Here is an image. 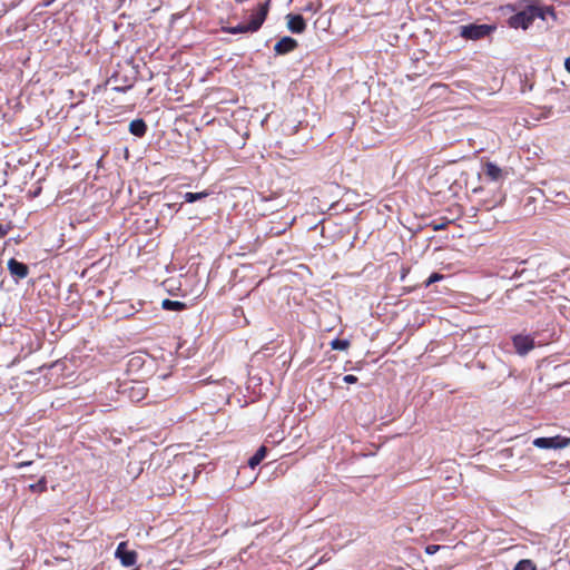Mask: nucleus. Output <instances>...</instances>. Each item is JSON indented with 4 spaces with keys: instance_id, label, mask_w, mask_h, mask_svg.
<instances>
[{
    "instance_id": "1",
    "label": "nucleus",
    "mask_w": 570,
    "mask_h": 570,
    "mask_svg": "<svg viewBox=\"0 0 570 570\" xmlns=\"http://www.w3.org/2000/svg\"><path fill=\"white\" fill-rule=\"evenodd\" d=\"M269 2L271 0H266L264 3H259L257 9L252 13L248 23H239L235 27L223 28V30L232 35L254 33L258 31L267 18L269 11Z\"/></svg>"
},
{
    "instance_id": "2",
    "label": "nucleus",
    "mask_w": 570,
    "mask_h": 570,
    "mask_svg": "<svg viewBox=\"0 0 570 570\" xmlns=\"http://www.w3.org/2000/svg\"><path fill=\"white\" fill-rule=\"evenodd\" d=\"M494 24H466L460 27V36L468 40H480L490 36L495 30Z\"/></svg>"
},
{
    "instance_id": "3",
    "label": "nucleus",
    "mask_w": 570,
    "mask_h": 570,
    "mask_svg": "<svg viewBox=\"0 0 570 570\" xmlns=\"http://www.w3.org/2000/svg\"><path fill=\"white\" fill-rule=\"evenodd\" d=\"M533 445L539 449H564L570 445V438L556 435L551 438H537L533 440Z\"/></svg>"
},
{
    "instance_id": "4",
    "label": "nucleus",
    "mask_w": 570,
    "mask_h": 570,
    "mask_svg": "<svg viewBox=\"0 0 570 570\" xmlns=\"http://www.w3.org/2000/svg\"><path fill=\"white\" fill-rule=\"evenodd\" d=\"M533 22V16L530 11V6L527 7L525 10H522L513 16H511L508 20V23L511 28L518 29H528Z\"/></svg>"
},
{
    "instance_id": "5",
    "label": "nucleus",
    "mask_w": 570,
    "mask_h": 570,
    "mask_svg": "<svg viewBox=\"0 0 570 570\" xmlns=\"http://www.w3.org/2000/svg\"><path fill=\"white\" fill-rule=\"evenodd\" d=\"M512 343L519 355H525L534 348V340L530 335L517 334L512 337Z\"/></svg>"
},
{
    "instance_id": "6",
    "label": "nucleus",
    "mask_w": 570,
    "mask_h": 570,
    "mask_svg": "<svg viewBox=\"0 0 570 570\" xmlns=\"http://www.w3.org/2000/svg\"><path fill=\"white\" fill-rule=\"evenodd\" d=\"M127 542H120L116 549L115 556L120 560L124 567H132L137 561V552L128 550Z\"/></svg>"
},
{
    "instance_id": "7",
    "label": "nucleus",
    "mask_w": 570,
    "mask_h": 570,
    "mask_svg": "<svg viewBox=\"0 0 570 570\" xmlns=\"http://www.w3.org/2000/svg\"><path fill=\"white\" fill-rule=\"evenodd\" d=\"M8 269L11 276L14 277L16 279H23L29 274V267L24 263H21L16 258H10L8 261Z\"/></svg>"
},
{
    "instance_id": "8",
    "label": "nucleus",
    "mask_w": 570,
    "mask_h": 570,
    "mask_svg": "<svg viewBox=\"0 0 570 570\" xmlns=\"http://www.w3.org/2000/svg\"><path fill=\"white\" fill-rule=\"evenodd\" d=\"M287 28L293 33H303L306 30V21L302 14L289 13L286 16Z\"/></svg>"
},
{
    "instance_id": "9",
    "label": "nucleus",
    "mask_w": 570,
    "mask_h": 570,
    "mask_svg": "<svg viewBox=\"0 0 570 570\" xmlns=\"http://www.w3.org/2000/svg\"><path fill=\"white\" fill-rule=\"evenodd\" d=\"M298 47V42L291 37L281 38L274 46V51L277 55H286L292 52Z\"/></svg>"
},
{
    "instance_id": "10",
    "label": "nucleus",
    "mask_w": 570,
    "mask_h": 570,
    "mask_svg": "<svg viewBox=\"0 0 570 570\" xmlns=\"http://www.w3.org/2000/svg\"><path fill=\"white\" fill-rule=\"evenodd\" d=\"M147 124L144 119H135L129 124V132L136 137H144L147 132Z\"/></svg>"
},
{
    "instance_id": "11",
    "label": "nucleus",
    "mask_w": 570,
    "mask_h": 570,
    "mask_svg": "<svg viewBox=\"0 0 570 570\" xmlns=\"http://www.w3.org/2000/svg\"><path fill=\"white\" fill-rule=\"evenodd\" d=\"M485 177L492 181H497L502 178V169L494 163H487L483 168Z\"/></svg>"
},
{
    "instance_id": "12",
    "label": "nucleus",
    "mask_w": 570,
    "mask_h": 570,
    "mask_svg": "<svg viewBox=\"0 0 570 570\" xmlns=\"http://www.w3.org/2000/svg\"><path fill=\"white\" fill-rule=\"evenodd\" d=\"M267 452L268 450L265 445L259 446L256 453L248 460L249 468L255 469L266 458Z\"/></svg>"
},
{
    "instance_id": "13",
    "label": "nucleus",
    "mask_w": 570,
    "mask_h": 570,
    "mask_svg": "<svg viewBox=\"0 0 570 570\" xmlns=\"http://www.w3.org/2000/svg\"><path fill=\"white\" fill-rule=\"evenodd\" d=\"M161 307L166 311L180 312L186 308V304L184 302L171 301V299L166 298L161 302Z\"/></svg>"
},
{
    "instance_id": "14",
    "label": "nucleus",
    "mask_w": 570,
    "mask_h": 570,
    "mask_svg": "<svg viewBox=\"0 0 570 570\" xmlns=\"http://www.w3.org/2000/svg\"><path fill=\"white\" fill-rule=\"evenodd\" d=\"M530 11H531V14L533 16V20L535 18H540V19L544 20L546 19V13H550L552 16L554 14L552 8L543 9V8H540V7H537V6H530Z\"/></svg>"
},
{
    "instance_id": "15",
    "label": "nucleus",
    "mask_w": 570,
    "mask_h": 570,
    "mask_svg": "<svg viewBox=\"0 0 570 570\" xmlns=\"http://www.w3.org/2000/svg\"><path fill=\"white\" fill-rule=\"evenodd\" d=\"M209 195L208 191H200V193H186L184 195V199L186 203H194L197 200H200L203 198H206Z\"/></svg>"
},
{
    "instance_id": "16",
    "label": "nucleus",
    "mask_w": 570,
    "mask_h": 570,
    "mask_svg": "<svg viewBox=\"0 0 570 570\" xmlns=\"http://www.w3.org/2000/svg\"><path fill=\"white\" fill-rule=\"evenodd\" d=\"M514 570H537V567L532 560L522 559L515 564Z\"/></svg>"
},
{
    "instance_id": "17",
    "label": "nucleus",
    "mask_w": 570,
    "mask_h": 570,
    "mask_svg": "<svg viewBox=\"0 0 570 570\" xmlns=\"http://www.w3.org/2000/svg\"><path fill=\"white\" fill-rule=\"evenodd\" d=\"M30 491L32 492H46L47 491V479L46 476H42L37 483H33L29 487Z\"/></svg>"
},
{
    "instance_id": "18",
    "label": "nucleus",
    "mask_w": 570,
    "mask_h": 570,
    "mask_svg": "<svg viewBox=\"0 0 570 570\" xmlns=\"http://www.w3.org/2000/svg\"><path fill=\"white\" fill-rule=\"evenodd\" d=\"M350 346V342L346 340L335 338L331 342V347L333 350L344 351Z\"/></svg>"
},
{
    "instance_id": "19",
    "label": "nucleus",
    "mask_w": 570,
    "mask_h": 570,
    "mask_svg": "<svg viewBox=\"0 0 570 570\" xmlns=\"http://www.w3.org/2000/svg\"><path fill=\"white\" fill-rule=\"evenodd\" d=\"M443 278L442 274L433 273L429 276V278L425 281V287H429L431 284L440 281Z\"/></svg>"
},
{
    "instance_id": "20",
    "label": "nucleus",
    "mask_w": 570,
    "mask_h": 570,
    "mask_svg": "<svg viewBox=\"0 0 570 570\" xmlns=\"http://www.w3.org/2000/svg\"><path fill=\"white\" fill-rule=\"evenodd\" d=\"M443 547L442 546H439V544H429L426 546L425 548V552L428 554H434L436 553L440 549H442Z\"/></svg>"
},
{
    "instance_id": "21",
    "label": "nucleus",
    "mask_w": 570,
    "mask_h": 570,
    "mask_svg": "<svg viewBox=\"0 0 570 570\" xmlns=\"http://www.w3.org/2000/svg\"><path fill=\"white\" fill-rule=\"evenodd\" d=\"M11 229L10 225L0 224V238H3Z\"/></svg>"
},
{
    "instance_id": "22",
    "label": "nucleus",
    "mask_w": 570,
    "mask_h": 570,
    "mask_svg": "<svg viewBox=\"0 0 570 570\" xmlns=\"http://www.w3.org/2000/svg\"><path fill=\"white\" fill-rule=\"evenodd\" d=\"M343 381L347 384H354L357 382V377L353 374H347L343 377Z\"/></svg>"
},
{
    "instance_id": "23",
    "label": "nucleus",
    "mask_w": 570,
    "mask_h": 570,
    "mask_svg": "<svg viewBox=\"0 0 570 570\" xmlns=\"http://www.w3.org/2000/svg\"><path fill=\"white\" fill-rule=\"evenodd\" d=\"M32 464V461H22L16 464L17 469H22Z\"/></svg>"
},
{
    "instance_id": "24",
    "label": "nucleus",
    "mask_w": 570,
    "mask_h": 570,
    "mask_svg": "<svg viewBox=\"0 0 570 570\" xmlns=\"http://www.w3.org/2000/svg\"><path fill=\"white\" fill-rule=\"evenodd\" d=\"M503 199H504V196H500V198L497 202H494L491 206L487 207V209L498 206L499 204H501L503 202Z\"/></svg>"
},
{
    "instance_id": "25",
    "label": "nucleus",
    "mask_w": 570,
    "mask_h": 570,
    "mask_svg": "<svg viewBox=\"0 0 570 570\" xmlns=\"http://www.w3.org/2000/svg\"><path fill=\"white\" fill-rule=\"evenodd\" d=\"M564 68L570 73V57L566 59L564 61Z\"/></svg>"
},
{
    "instance_id": "26",
    "label": "nucleus",
    "mask_w": 570,
    "mask_h": 570,
    "mask_svg": "<svg viewBox=\"0 0 570 570\" xmlns=\"http://www.w3.org/2000/svg\"><path fill=\"white\" fill-rule=\"evenodd\" d=\"M442 228H444V225H440V226H435L434 227L435 230H439V229H442Z\"/></svg>"
},
{
    "instance_id": "27",
    "label": "nucleus",
    "mask_w": 570,
    "mask_h": 570,
    "mask_svg": "<svg viewBox=\"0 0 570 570\" xmlns=\"http://www.w3.org/2000/svg\"><path fill=\"white\" fill-rule=\"evenodd\" d=\"M39 191H41V188H38V190H36V194L35 195H38Z\"/></svg>"
},
{
    "instance_id": "28",
    "label": "nucleus",
    "mask_w": 570,
    "mask_h": 570,
    "mask_svg": "<svg viewBox=\"0 0 570 570\" xmlns=\"http://www.w3.org/2000/svg\"><path fill=\"white\" fill-rule=\"evenodd\" d=\"M39 191H41V188H38V190H36V194L35 195H38Z\"/></svg>"
}]
</instances>
